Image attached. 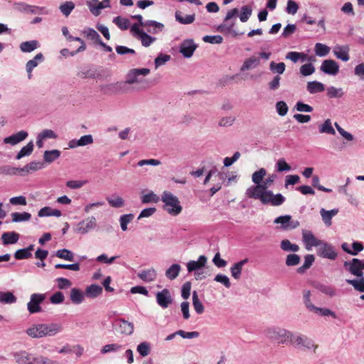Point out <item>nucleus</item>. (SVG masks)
Segmentation results:
<instances>
[{
	"label": "nucleus",
	"instance_id": "obj_48",
	"mask_svg": "<svg viewBox=\"0 0 364 364\" xmlns=\"http://www.w3.org/2000/svg\"><path fill=\"white\" fill-rule=\"evenodd\" d=\"M175 18L177 21L182 24H191L195 20V14L187 15L185 17L181 16V12L179 11H176Z\"/></svg>",
	"mask_w": 364,
	"mask_h": 364
},
{
	"label": "nucleus",
	"instance_id": "obj_54",
	"mask_svg": "<svg viewBox=\"0 0 364 364\" xmlns=\"http://www.w3.org/2000/svg\"><path fill=\"white\" fill-rule=\"evenodd\" d=\"M122 348V346L118 343H109L104 346L100 352L102 354H107L109 353L118 352Z\"/></svg>",
	"mask_w": 364,
	"mask_h": 364
},
{
	"label": "nucleus",
	"instance_id": "obj_30",
	"mask_svg": "<svg viewBox=\"0 0 364 364\" xmlns=\"http://www.w3.org/2000/svg\"><path fill=\"white\" fill-rule=\"evenodd\" d=\"M17 301V297L9 291H0V303L3 304H13Z\"/></svg>",
	"mask_w": 364,
	"mask_h": 364
},
{
	"label": "nucleus",
	"instance_id": "obj_39",
	"mask_svg": "<svg viewBox=\"0 0 364 364\" xmlns=\"http://www.w3.org/2000/svg\"><path fill=\"white\" fill-rule=\"evenodd\" d=\"M102 293V288L97 284H91L86 288L85 294L90 298H96Z\"/></svg>",
	"mask_w": 364,
	"mask_h": 364
},
{
	"label": "nucleus",
	"instance_id": "obj_24",
	"mask_svg": "<svg viewBox=\"0 0 364 364\" xmlns=\"http://www.w3.org/2000/svg\"><path fill=\"white\" fill-rule=\"evenodd\" d=\"M260 64V59L258 57L252 55L245 60L243 64L240 68L241 72H245L250 70H253L257 68Z\"/></svg>",
	"mask_w": 364,
	"mask_h": 364
},
{
	"label": "nucleus",
	"instance_id": "obj_21",
	"mask_svg": "<svg viewBox=\"0 0 364 364\" xmlns=\"http://www.w3.org/2000/svg\"><path fill=\"white\" fill-rule=\"evenodd\" d=\"M28 136V132L26 131H20L14 134H12L8 137L4 139L5 144H11L14 146L21 141L25 140Z\"/></svg>",
	"mask_w": 364,
	"mask_h": 364
},
{
	"label": "nucleus",
	"instance_id": "obj_58",
	"mask_svg": "<svg viewBox=\"0 0 364 364\" xmlns=\"http://www.w3.org/2000/svg\"><path fill=\"white\" fill-rule=\"evenodd\" d=\"M134 219V215L132 213L122 215L119 218L121 229L123 231L127 230V225Z\"/></svg>",
	"mask_w": 364,
	"mask_h": 364
},
{
	"label": "nucleus",
	"instance_id": "obj_63",
	"mask_svg": "<svg viewBox=\"0 0 364 364\" xmlns=\"http://www.w3.org/2000/svg\"><path fill=\"white\" fill-rule=\"evenodd\" d=\"M171 59V56L167 54H159L154 60V65L155 68L157 69L160 66L164 65L166 63L169 61Z\"/></svg>",
	"mask_w": 364,
	"mask_h": 364
},
{
	"label": "nucleus",
	"instance_id": "obj_62",
	"mask_svg": "<svg viewBox=\"0 0 364 364\" xmlns=\"http://www.w3.org/2000/svg\"><path fill=\"white\" fill-rule=\"evenodd\" d=\"M301 258L298 255L289 254L287 256L285 264L288 267L296 266L299 264Z\"/></svg>",
	"mask_w": 364,
	"mask_h": 364
},
{
	"label": "nucleus",
	"instance_id": "obj_51",
	"mask_svg": "<svg viewBox=\"0 0 364 364\" xmlns=\"http://www.w3.org/2000/svg\"><path fill=\"white\" fill-rule=\"evenodd\" d=\"M55 255L67 261H73L74 259V253L68 249L58 250L55 252Z\"/></svg>",
	"mask_w": 364,
	"mask_h": 364
},
{
	"label": "nucleus",
	"instance_id": "obj_8",
	"mask_svg": "<svg viewBox=\"0 0 364 364\" xmlns=\"http://www.w3.org/2000/svg\"><path fill=\"white\" fill-rule=\"evenodd\" d=\"M96 227V218L94 216H90L75 224L73 231L78 235H86L94 230Z\"/></svg>",
	"mask_w": 364,
	"mask_h": 364
},
{
	"label": "nucleus",
	"instance_id": "obj_57",
	"mask_svg": "<svg viewBox=\"0 0 364 364\" xmlns=\"http://www.w3.org/2000/svg\"><path fill=\"white\" fill-rule=\"evenodd\" d=\"M113 22L122 30H127L130 26L129 19L122 16L115 17Z\"/></svg>",
	"mask_w": 364,
	"mask_h": 364
},
{
	"label": "nucleus",
	"instance_id": "obj_13",
	"mask_svg": "<svg viewBox=\"0 0 364 364\" xmlns=\"http://www.w3.org/2000/svg\"><path fill=\"white\" fill-rule=\"evenodd\" d=\"M274 223L280 224L281 228L287 230L296 229L300 225V223L298 220H292L291 216L289 215L276 218Z\"/></svg>",
	"mask_w": 364,
	"mask_h": 364
},
{
	"label": "nucleus",
	"instance_id": "obj_40",
	"mask_svg": "<svg viewBox=\"0 0 364 364\" xmlns=\"http://www.w3.org/2000/svg\"><path fill=\"white\" fill-rule=\"evenodd\" d=\"M309 311L322 316H332L334 318H336L335 312L326 308H320L314 306Z\"/></svg>",
	"mask_w": 364,
	"mask_h": 364
},
{
	"label": "nucleus",
	"instance_id": "obj_15",
	"mask_svg": "<svg viewBox=\"0 0 364 364\" xmlns=\"http://www.w3.org/2000/svg\"><path fill=\"white\" fill-rule=\"evenodd\" d=\"M223 170L220 169L219 167L213 164L210 169L206 170V174L203 182H210V181H221L223 179Z\"/></svg>",
	"mask_w": 364,
	"mask_h": 364
},
{
	"label": "nucleus",
	"instance_id": "obj_19",
	"mask_svg": "<svg viewBox=\"0 0 364 364\" xmlns=\"http://www.w3.org/2000/svg\"><path fill=\"white\" fill-rule=\"evenodd\" d=\"M119 332L122 335L130 336L134 332V324L124 318H119L116 321Z\"/></svg>",
	"mask_w": 364,
	"mask_h": 364
},
{
	"label": "nucleus",
	"instance_id": "obj_10",
	"mask_svg": "<svg viewBox=\"0 0 364 364\" xmlns=\"http://www.w3.org/2000/svg\"><path fill=\"white\" fill-rule=\"evenodd\" d=\"M345 269L351 274L356 277L363 276L364 261L358 258H353L350 261H346L343 263Z\"/></svg>",
	"mask_w": 364,
	"mask_h": 364
},
{
	"label": "nucleus",
	"instance_id": "obj_47",
	"mask_svg": "<svg viewBox=\"0 0 364 364\" xmlns=\"http://www.w3.org/2000/svg\"><path fill=\"white\" fill-rule=\"evenodd\" d=\"M252 14V8L249 5H245L241 7L239 18L240 21L245 23L248 21Z\"/></svg>",
	"mask_w": 364,
	"mask_h": 364
},
{
	"label": "nucleus",
	"instance_id": "obj_6",
	"mask_svg": "<svg viewBox=\"0 0 364 364\" xmlns=\"http://www.w3.org/2000/svg\"><path fill=\"white\" fill-rule=\"evenodd\" d=\"M239 14L237 8L229 10L225 17L224 22L218 27V31L225 34H230L233 37L242 35L243 32L237 31L234 27L236 23L235 16Z\"/></svg>",
	"mask_w": 364,
	"mask_h": 364
},
{
	"label": "nucleus",
	"instance_id": "obj_9",
	"mask_svg": "<svg viewBox=\"0 0 364 364\" xmlns=\"http://www.w3.org/2000/svg\"><path fill=\"white\" fill-rule=\"evenodd\" d=\"M317 255L323 258L335 260L338 257L336 248L331 244L322 240L317 247Z\"/></svg>",
	"mask_w": 364,
	"mask_h": 364
},
{
	"label": "nucleus",
	"instance_id": "obj_50",
	"mask_svg": "<svg viewBox=\"0 0 364 364\" xmlns=\"http://www.w3.org/2000/svg\"><path fill=\"white\" fill-rule=\"evenodd\" d=\"M193 306L197 314H201L203 313L204 306L199 300L198 293L196 291L193 292Z\"/></svg>",
	"mask_w": 364,
	"mask_h": 364
},
{
	"label": "nucleus",
	"instance_id": "obj_20",
	"mask_svg": "<svg viewBox=\"0 0 364 364\" xmlns=\"http://www.w3.org/2000/svg\"><path fill=\"white\" fill-rule=\"evenodd\" d=\"M93 143V138L91 134L84 135L79 139H72L68 141L69 149H75L79 146H85Z\"/></svg>",
	"mask_w": 364,
	"mask_h": 364
},
{
	"label": "nucleus",
	"instance_id": "obj_45",
	"mask_svg": "<svg viewBox=\"0 0 364 364\" xmlns=\"http://www.w3.org/2000/svg\"><path fill=\"white\" fill-rule=\"evenodd\" d=\"M281 248L285 252H296L299 250V246L291 243L289 240H283L281 242Z\"/></svg>",
	"mask_w": 364,
	"mask_h": 364
},
{
	"label": "nucleus",
	"instance_id": "obj_4",
	"mask_svg": "<svg viewBox=\"0 0 364 364\" xmlns=\"http://www.w3.org/2000/svg\"><path fill=\"white\" fill-rule=\"evenodd\" d=\"M161 200L164 203L163 209L172 216L178 215L183 210V207L178 198L171 192L165 191L162 193Z\"/></svg>",
	"mask_w": 364,
	"mask_h": 364
},
{
	"label": "nucleus",
	"instance_id": "obj_26",
	"mask_svg": "<svg viewBox=\"0 0 364 364\" xmlns=\"http://www.w3.org/2000/svg\"><path fill=\"white\" fill-rule=\"evenodd\" d=\"M43 59H44L43 55L41 53H39L36 54L33 59L28 60L26 63V72L28 73V77L29 79H31V77L32 76V75H31L32 70L36 67H37L40 63L43 62Z\"/></svg>",
	"mask_w": 364,
	"mask_h": 364
},
{
	"label": "nucleus",
	"instance_id": "obj_49",
	"mask_svg": "<svg viewBox=\"0 0 364 364\" xmlns=\"http://www.w3.org/2000/svg\"><path fill=\"white\" fill-rule=\"evenodd\" d=\"M33 141L28 142L25 146L22 147L20 151L17 154L16 159H20L24 156H27L31 154L33 150Z\"/></svg>",
	"mask_w": 364,
	"mask_h": 364
},
{
	"label": "nucleus",
	"instance_id": "obj_16",
	"mask_svg": "<svg viewBox=\"0 0 364 364\" xmlns=\"http://www.w3.org/2000/svg\"><path fill=\"white\" fill-rule=\"evenodd\" d=\"M15 362L18 364H33L35 355L26 351L19 350L13 353Z\"/></svg>",
	"mask_w": 364,
	"mask_h": 364
},
{
	"label": "nucleus",
	"instance_id": "obj_12",
	"mask_svg": "<svg viewBox=\"0 0 364 364\" xmlns=\"http://www.w3.org/2000/svg\"><path fill=\"white\" fill-rule=\"evenodd\" d=\"M302 242L307 250H311L313 247H318L322 240L316 237L310 230H302Z\"/></svg>",
	"mask_w": 364,
	"mask_h": 364
},
{
	"label": "nucleus",
	"instance_id": "obj_25",
	"mask_svg": "<svg viewBox=\"0 0 364 364\" xmlns=\"http://www.w3.org/2000/svg\"><path fill=\"white\" fill-rule=\"evenodd\" d=\"M137 276L145 282H151L156 279L157 272L155 269L149 268L140 271L138 272Z\"/></svg>",
	"mask_w": 364,
	"mask_h": 364
},
{
	"label": "nucleus",
	"instance_id": "obj_7",
	"mask_svg": "<svg viewBox=\"0 0 364 364\" xmlns=\"http://www.w3.org/2000/svg\"><path fill=\"white\" fill-rule=\"evenodd\" d=\"M289 345L294 348L304 351H314L317 348V345L314 341L304 334L292 332V336L290 339Z\"/></svg>",
	"mask_w": 364,
	"mask_h": 364
},
{
	"label": "nucleus",
	"instance_id": "obj_33",
	"mask_svg": "<svg viewBox=\"0 0 364 364\" xmlns=\"http://www.w3.org/2000/svg\"><path fill=\"white\" fill-rule=\"evenodd\" d=\"M40 43L36 40L29 41H24L22 42L20 46V50L23 53H31L38 48H39Z\"/></svg>",
	"mask_w": 364,
	"mask_h": 364
},
{
	"label": "nucleus",
	"instance_id": "obj_35",
	"mask_svg": "<svg viewBox=\"0 0 364 364\" xmlns=\"http://www.w3.org/2000/svg\"><path fill=\"white\" fill-rule=\"evenodd\" d=\"M181 270V265L173 264L166 270L165 275L168 279L173 280L178 276Z\"/></svg>",
	"mask_w": 364,
	"mask_h": 364
},
{
	"label": "nucleus",
	"instance_id": "obj_22",
	"mask_svg": "<svg viewBox=\"0 0 364 364\" xmlns=\"http://www.w3.org/2000/svg\"><path fill=\"white\" fill-rule=\"evenodd\" d=\"M207 263V257L200 255L197 261L191 260L187 263V269L188 272H196L201 269Z\"/></svg>",
	"mask_w": 364,
	"mask_h": 364
},
{
	"label": "nucleus",
	"instance_id": "obj_34",
	"mask_svg": "<svg viewBox=\"0 0 364 364\" xmlns=\"http://www.w3.org/2000/svg\"><path fill=\"white\" fill-rule=\"evenodd\" d=\"M141 200L142 203H157L161 200V198L154 193L153 191H149L147 192H143L141 196Z\"/></svg>",
	"mask_w": 364,
	"mask_h": 364
},
{
	"label": "nucleus",
	"instance_id": "obj_43",
	"mask_svg": "<svg viewBox=\"0 0 364 364\" xmlns=\"http://www.w3.org/2000/svg\"><path fill=\"white\" fill-rule=\"evenodd\" d=\"M315 260V257L313 255H306L304 257V262L302 266L297 269V272L300 274H303L306 269H309L313 264Z\"/></svg>",
	"mask_w": 364,
	"mask_h": 364
},
{
	"label": "nucleus",
	"instance_id": "obj_31",
	"mask_svg": "<svg viewBox=\"0 0 364 364\" xmlns=\"http://www.w3.org/2000/svg\"><path fill=\"white\" fill-rule=\"evenodd\" d=\"M109 6V0H103L101 2H98L97 5L88 4V7L90 12L95 16H97L100 14L102 9L108 8Z\"/></svg>",
	"mask_w": 364,
	"mask_h": 364
},
{
	"label": "nucleus",
	"instance_id": "obj_27",
	"mask_svg": "<svg viewBox=\"0 0 364 364\" xmlns=\"http://www.w3.org/2000/svg\"><path fill=\"white\" fill-rule=\"evenodd\" d=\"M248 259L245 258L240 262H237L232 265L230 267L231 276L236 280H238L241 277L242 270L243 266L247 263Z\"/></svg>",
	"mask_w": 364,
	"mask_h": 364
},
{
	"label": "nucleus",
	"instance_id": "obj_59",
	"mask_svg": "<svg viewBox=\"0 0 364 364\" xmlns=\"http://www.w3.org/2000/svg\"><path fill=\"white\" fill-rule=\"evenodd\" d=\"M44 167V164L41 161H32L27 165H26L23 168L21 169L22 171H35L38 170H41Z\"/></svg>",
	"mask_w": 364,
	"mask_h": 364
},
{
	"label": "nucleus",
	"instance_id": "obj_61",
	"mask_svg": "<svg viewBox=\"0 0 364 364\" xmlns=\"http://www.w3.org/2000/svg\"><path fill=\"white\" fill-rule=\"evenodd\" d=\"M241 156V154L239 151H235L232 156L225 157L223 159V167L228 168L231 166L235 162H236Z\"/></svg>",
	"mask_w": 364,
	"mask_h": 364
},
{
	"label": "nucleus",
	"instance_id": "obj_41",
	"mask_svg": "<svg viewBox=\"0 0 364 364\" xmlns=\"http://www.w3.org/2000/svg\"><path fill=\"white\" fill-rule=\"evenodd\" d=\"M12 218V222L14 223H21L29 221L31 218V215L29 213L23 212V213H12L11 214Z\"/></svg>",
	"mask_w": 364,
	"mask_h": 364
},
{
	"label": "nucleus",
	"instance_id": "obj_64",
	"mask_svg": "<svg viewBox=\"0 0 364 364\" xmlns=\"http://www.w3.org/2000/svg\"><path fill=\"white\" fill-rule=\"evenodd\" d=\"M315 67L311 63H306L301 66L299 72L302 76H309L315 72Z\"/></svg>",
	"mask_w": 364,
	"mask_h": 364
},
{
	"label": "nucleus",
	"instance_id": "obj_17",
	"mask_svg": "<svg viewBox=\"0 0 364 364\" xmlns=\"http://www.w3.org/2000/svg\"><path fill=\"white\" fill-rule=\"evenodd\" d=\"M197 45L194 43L192 39H186L180 45V53L184 58H191L196 49Z\"/></svg>",
	"mask_w": 364,
	"mask_h": 364
},
{
	"label": "nucleus",
	"instance_id": "obj_53",
	"mask_svg": "<svg viewBox=\"0 0 364 364\" xmlns=\"http://www.w3.org/2000/svg\"><path fill=\"white\" fill-rule=\"evenodd\" d=\"M275 169L277 172H288L291 168V166L287 163L284 159H279L275 164Z\"/></svg>",
	"mask_w": 364,
	"mask_h": 364
},
{
	"label": "nucleus",
	"instance_id": "obj_5",
	"mask_svg": "<svg viewBox=\"0 0 364 364\" xmlns=\"http://www.w3.org/2000/svg\"><path fill=\"white\" fill-rule=\"evenodd\" d=\"M265 335L278 345L289 344L292 331L281 327L273 326L265 330Z\"/></svg>",
	"mask_w": 364,
	"mask_h": 364
},
{
	"label": "nucleus",
	"instance_id": "obj_36",
	"mask_svg": "<svg viewBox=\"0 0 364 364\" xmlns=\"http://www.w3.org/2000/svg\"><path fill=\"white\" fill-rule=\"evenodd\" d=\"M306 89L311 94H315L323 92L325 90L324 85L318 81L309 82L306 85Z\"/></svg>",
	"mask_w": 364,
	"mask_h": 364
},
{
	"label": "nucleus",
	"instance_id": "obj_2",
	"mask_svg": "<svg viewBox=\"0 0 364 364\" xmlns=\"http://www.w3.org/2000/svg\"><path fill=\"white\" fill-rule=\"evenodd\" d=\"M63 326L60 323H38L31 325L26 331L28 336L38 339L44 337H53L60 333Z\"/></svg>",
	"mask_w": 364,
	"mask_h": 364
},
{
	"label": "nucleus",
	"instance_id": "obj_42",
	"mask_svg": "<svg viewBox=\"0 0 364 364\" xmlns=\"http://www.w3.org/2000/svg\"><path fill=\"white\" fill-rule=\"evenodd\" d=\"M60 156V151L59 150L53 149L50 151H45L43 154V159L45 162L50 164L58 159Z\"/></svg>",
	"mask_w": 364,
	"mask_h": 364
},
{
	"label": "nucleus",
	"instance_id": "obj_14",
	"mask_svg": "<svg viewBox=\"0 0 364 364\" xmlns=\"http://www.w3.org/2000/svg\"><path fill=\"white\" fill-rule=\"evenodd\" d=\"M156 302L163 309L167 308L173 301L171 292L168 289H164L156 294Z\"/></svg>",
	"mask_w": 364,
	"mask_h": 364
},
{
	"label": "nucleus",
	"instance_id": "obj_52",
	"mask_svg": "<svg viewBox=\"0 0 364 364\" xmlns=\"http://www.w3.org/2000/svg\"><path fill=\"white\" fill-rule=\"evenodd\" d=\"M75 4L73 1H66L60 5L59 9L65 16H68L75 9Z\"/></svg>",
	"mask_w": 364,
	"mask_h": 364
},
{
	"label": "nucleus",
	"instance_id": "obj_32",
	"mask_svg": "<svg viewBox=\"0 0 364 364\" xmlns=\"http://www.w3.org/2000/svg\"><path fill=\"white\" fill-rule=\"evenodd\" d=\"M19 239V234L16 232H6L1 235V240L4 245L15 244Z\"/></svg>",
	"mask_w": 364,
	"mask_h": 364
},
{
	"label": "nucleus",
	"instance_id": "obj_46",
	"mask_svg": "<svg viewBox=\"0 0 364 364\" xmlns=\"http://www.w3.org/2000/svg\"><path fill=\"white\" fill-rule=\"evenodd\" d=\"M314 50H315V53L317 56L324 57V56H326L329 53L331 48H330V47H328V46H326L325 44H323L321 43H316L315 44Z\"/></svg>",
	"mask_w": 364,
	"mask_h": 364
},
{
	"label": "nucleus",
	"instance_id": "obj_60",
	"mask_svg": "<svg viewBox=\"0 0 364 364\" xmlns=\"http://www.w3.org/2000/svg\"><path fill=\"white\" fill-rule=\"evenodd\" d=\"M269 69L274 73H277L279 75H281V74H283L284 72L285 71L286 65L282 62L276 63L272 61L269 64Z\"/></svg>",
	"mask_w": 364,
	"mask_h": 364
},
{
	"label": "nucleus",
	"instance_id": "obj_1",
	"mask_svg": "<svg viewBox=\"0 0 364 364\" xmlns=\"http://www.w3.org/2000/svg\"><path fill=\"white\" fill-rule=\"evenodd\" d=\"M267 183H255L246 191V196L254 200H259L264 205L279 206L282 205L285 198L280 193L274 194L268 189Z\"/></svg>",
	"mask_w": 364,
	"mask_h": 364
},
{
	"label": "nucleus",
	"instance_id": "obj_23",
	"mask_svg": "<svg viewBox=\"0 0 364 364\" xmlns=\"http://www.w3.org/2000/svg\"><path fill=\"white\" fill-rule=\"evenodd\" d=\"M349 50L348 46H336L333 48V52L337 58L346 62L350 58Z\"/></svg>",
	"mask_w": 364,
	"mask_h": 364
},
{
	"label": "nucleus",
	"instance_id": "obj_3",
	"mask_svg": "<svg viewBox=\"0 0 364 364\" xmlns=\"http://www.w3.org/2000/svg\"><path fill=\"white\" fill-rule=\"evenodd\" d=\"M150 73L149 68H134L129 70L126 75L125 82H118L112 85L113 89L117 92H121L124 90L127 85H141L146 83L144 78Z\"/></svg>",
	"mask_w": 364,
	"mask_h": 364
},
{
	"label": "nucleus",
	"instance_id": "obj_44",
	"mask_svg": "<svg viewBox=\"0 0 364 364\" xmlns=\"http://www.w3.org/2000/svg\"><path fill=\"white\" fill-rule=\"evenodd\" d=\"M358 277V279H346V282L352 285L355 290L364 292V276Z\"/></svg>",
	"mask_w": 364,
	"mask_h": 364
},
{
	"label": "nucleus",
	"instance_id": "obj_28",
	"mask_svg": "<svg viewBox=\"0 0 364 364\" xmlns=\"http://www.w3.org/2000/svg\"><path fill=\"white\" fill-rule=\"evenodd\" d=\"M338 209H332L331 210H326L324 208H321L320 210V214H321L322 220L326 226H330L331 225L332 218L336 216L338 214Z\"/></svg>",
	"mask_w": 364,
	"mask_h": 364
},
{
	"label": "nucleus",
	"instance_id": "obj_29",
	"mask_svg": "<svg viewBox=\"0 0 364 364\" xmlns=\"http://www.w3.org/2000/svg\"><path fill=\"white\" fill-rule=\"evenodd\" d=\"M70 299L74 304H80L85 300V294L80 289L73 288L70 292Z\"/></svg>",
	"mask_w": 364,
	"mask_h": 364
},
{
	"label": "nucleus",
	"instance_id": "obj_56",
	"mask_svg": "<svg viewBox=\"0 0 364 364\" xmlns=\"http://www.w3.org/2000/svg\"><path fill=\"white\" fill-rule=\"evenodd\" d=\"M82 33L88 38L92 41H94L97 43H99L101 41L100 36L98 33L91 28H87L83 31Z\"/></svg>",
	"mask_w": 364,
	"mask_h": 364
},
{
	"label": "nucleus",
	"instance_id": "obj_37",
	"mask_svg": "<svg viewBox=\"0 0 364 364\" xmlns=\"http://www.w3.org/2000/svg\"><path fill=\"white\" fill-rule=\"evenodd\" d=\"M319 132L321 134H328L334 135L336 134L335 129L332 125V122L330 119H326L323 123L318 126Z\"/></svg>",
	"mask_w": 364,
	"mask_h": 364
},
{
	"label": "nucleus",
	"instance_id": "obj_11",
	"mask_svg": "<svg viewBox=\"0 0 364 364\" xmlns=\"http://www.w3.org/2000/svg\"><path fill=\"white\" fill-rule=\"evenodd\" d=\"M46 295L43 294H32L30 301L27 304V309L30 314L39 313L42 311L41 304L45 300Z\"/></svg>",
	"mask_w": 364,
	"mask_h": 364
},
{
	"label": "nucleus",
	"instance_id": "obj_38",
	"mask_svg": "<svg viewBox=\"0 0 364 364\" xmlns=\"http://www.w3.org/2000/svg\"><path fill=\"white\" fill-rule=\"evenodd\" d=\"M144 27L152 28V30L149 29L148 32L157 33L158 32L164 30V25L156 21L149 20L144 22Z\"/></svg>",
	"mask_w": 364,
	"mask_h": 364
},
{
	"label": "nucleus",
	"instance_id": "obj_18",
	"mask_svg": "<svg viewBox=\"0 0 364 364\" xmlns=\"http://www.w3.org/2000/svg\"><path fill=\"white\" fill-rule=\"evenodd\" d=\"M320 69L326 74L336 75L339 71V66L335 60L328 59L323 61Z\"/></svg>",
	"mask_w": 364,
	"mask_h": 364
},
{
	"label": "nucleus",
	"instance_id": "obj_55",
	"mask_svg": "<svg viewBox=\"0 0 364 364\" xmlns=\"http://www.w3.org/2000/svg\"><path fill=\"white\" fill-rule=\"evenodd\" d=\"M136 350L142 357H146L151 352V345L146 341L141 342L137 346Z\"/></svg>",
	"mask_w": 364,
	"mask_h": 364
}]
</instances>
